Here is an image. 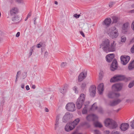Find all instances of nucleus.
Segmentation results:
<instances>
[{"label":"nucleus","instance_id":"47","mask_svg":"<svg viewBox=\"0 0 134 134\" xmlns=\"http://www.w3.org/2000/svg\"><path fill=\"white\" fill-rule=\"evenodd\" d=\"M104 133L105 134H109L110 133V131L109 130H105L104 131Z\"/></svg>","mask_w":134,"mask_h":134},{"label":"nucleus","instance_id":"54","mask_svg":"<svg viewBox=\"0 0 134 134\" xmlns=\"http://www.w3.org/2000/svg\"><path fill=\"white\" fill-rule=\"evenodd\" d=\"M99 112H100L101 113H102L103 112V110H102V108H99Z\"/></svg>","mask_w":134,"mask_h":134},{"label":"nucleus","instance_id":"17","mask_svg":"<svg viewBox=\"0 0 134 134\" xmlns=\"http://www.w3.org/2000/svg\"><path fill=\"white\" fill-rule=\"evenodd\" d=\"M19 12V10L17 8H13L10 10V14L12 16H15V15L17 14Z\"/></svg>","mask_w":134,"mask_h":134},{"label":"nucleus","instance_id":"48","mask_svg":"<svg viewBox=\"0 0 134 134\" xmlns=\"http://www.w3.org/2000/svg\"><path fill=\"white\" fill-rule=\"evenodd\" d=\"M59 124L55 123V129L56 130L58 127Z\"/></svg>","mask_w":134,"mask_h":134},{"label":"nucleus","instance_id":"4","mask_svg":"<svg viewBox=\"0 0 134 134\" xmlns=\"http://www.w3.org/2000/svg\"><path fill=\"white\" fill-rule=\"evenodd\" d=\"M125 79L124 76L121 75H115L110 80L111 82H114L121 81L124 80Z\"/></svg>","mask_w":134,"mask_h":134},{"label":"nucleus","instance_id":"19","mask_svg":"<svg viewBox=\"0 0 134 134\" xmlns=\"http://www.w3.org/2000/svg\"><path fill=\"white\" fill-rule=\"evenodd\" d=\"M97 118V116L95 115L90 114L88 115L87 117V119L88 121H95Z\"/></svg>","mask_w":134,"mask_h":134},{"label":"nucleus","instance_id":"41","mask_svg":"<svg viewBox=\"0 0 134 134\" xmlns=\"http://www.w3.org/2000/svg\"><path fill=\"white\" fill-rule=\"evenodd\" d=\"M94 134H100V131L97 130H94Z\"/></svg>","mask_w":134,"mask_h":134},{"label":"nucleus","instance_id":"14","mask_svg":"<svg viewBox=\"0 0 134 134\" xmlns=\"http://www.w3.org/2000/svg\"><path fill=\"white\" fill-rule=\"evenodd\" d=\"M73 124H71V123L67 124L65 127V131L67 132H69L72 130L74 128Z\"/></svg>","mask_w":134,"mask_h":134},{"label":"nucleus","instance_id":"60","mask_svg":"<svg viewBox=\"0 0 134 134\" xmlns=\"http://www.w3.org/2000/svg\"><path fill=\"white\" fill-rule=\"evenodd\" d=\"M74 16L76 18H78L77 14H75Z\"/></svg>","mask_w":134,"mask_h":134},{"label":"nucleus","instance_id":"59","mask_svg":"<svg viewBox=\"0 0 134 134\" xmlns=\"http://www.w3.org/2000/svg\"><path fill=\"white\" fill-rule=\"evenodd\" d=\"M48 55V52L47 51L45 52L44 53V56L47 57L46 55Z\"/></svg>","mask_w":134,"mask_h":134},{"label":"nucleus","instance_id":"39","mask_svg":"<svg viewBox=\"0 0 134 134\" xmlns=\"http://www.w3.org/2000/svg\"><path fill=\"white\" fill-rule=\"evenodd\" d=\"M115 4V2H110L109 3V7L111 8L112 7L113 5Z\"/></svg>","mask_w":134,"mask_h":134},{"label":"nucleus","instance_id":"34","mask_svg":"<svg viewBox=\"0 0 134 134\" xmlns=\"http://www.w3.org/2000/svg\"><path fill=\"white\" fill-rule=\"evenodd\" d=\"M60 115L58 114L57 115L56 117V119L55 121V123H59V119Z\"/></svg>","mask_w":134,"mask_h":134},{"label":"nucleus","instance_id":"43","mask_svg":"<svg viewBox=\"0 0 134 134\" xmlns=\"http://www.w3.org/2000/svg\"><path fill=\"white\" fill-rule=\"evenodd\" d=\"M35 46H34L32 47L30 49V52H33V50L34 49L35 47Z\"/></svg>","mask_w":134,"mask_h":134},{"label":"nucleus","instance_id":"29","mask_svg":"<svg viewBox=\"0 0 134 134\" xmlns=\"http://www.w3.org/2000/svg\"><path fill=\"white\" fill-rule=\"evenodd\" d=\"M94 125L96 127H98L99 128H101L102 127V124L98 122L94 123Z\"/></svg>","mask_w":134,"mask_h":134},{"label":"nucleus","instance_id":"51","mask_svg":"<svg viewBox=\"0 0 134 134\" xmlns=\"http://www.w3.org/2000/svg\"><path fill=\"white\" fill-rule=\"evenodd\" d=\"M72 134H82L81 133H78L77 131H74L73 133H72Z\"/></svg>","mask_w":134,"mask_h":134},{"label":"nucleus","instance_id":"27","mask_svg":"<svg viewBox=\"0 0 134 134\" xmlns=\"http://www.w3.org/2000/svg\"><path fill=\"white\" fill-rule=\"evenodd\" d=\"M97 108V107L96 105V103H95L92 105L90 109L91 110L93 111L96 110Z\"/></svg>","mask_w":134,"mask_h":134},{"label":"nucleus","instance_id":"37","mask_svg":"<svg viewBox=\"0 0 134 134\" xmlns=\"http://www.w3.org/2000/svg\"><path fill=\"white\" fill-rule=\"evenodd\" d=\"M121 42H125L126 40V38L125 36H122L121 37Z\"/></svg>","mask_w":134,"mask_h":134},{"label":"nucleus","instance_id":"56","mask_svg":"<svg viewBox=\"0 0 134 134\" xmlns=\"http://www.w3.org/2000/svg\"><path fill=\"white\" fill-rule=\"evenodd\" d=\"M25 87L27 90L28 91L30 90V88L28 85L26 86Z\"/></svg>","mask_w":134,"mask_h":134},{"label":"nucleus","instance_id":"12","mask_svg":"<svg viewBox=\"0 0 134 134\" xmlns=\"http://www.w3.org/2000/svg\"><path fill=\"white\" fill-rule=\"evenodd\" d=\"M96 87L94 85L91 86L90 88L89 91L90 95L93 97H94L96 93Z\"/></svg>","mask_w":134,"mask_h":134},{"label":"nucleus","instance_id":"23","mask_svg":"<svg viewBox=\"0 0 134 134\" xmlns=\"http://www.w3.org/2000/svg\"><path fill=\"white\" fill-rule=\"evenodd\" d=\"M103 87L104 85L103 83L100 84L98 86V90L100 94H102L104 90Z\"/></svg>","mask_w":134,"mask_h":134},{"label":"nucleus","instance_id":"63","mask_svg":"<svg viewBox=\"0 0 134 134\" xmlns=\"http://www.w3.org/2000/svg\"><path fill=\"white\" fill-rule=\"evenodd\" d=\"M21 71H18L17 74H18V75H20V74H21Z\"/></svg>","mask_w":134,"mask_h":134},{"label":"nucleus","instance_id":"1","mask_svg":"<svg viewBox=\"0 0 134 134\" xmlns=\"http://www.w3.org/2000/svg\"><path fill=\"white\" fill-rule=\"evenodd\" d=\"M105 126L109 127L110 129H115L116 128L118 125L116 122L109 118H108L104 121Z\"/></svg>","mask_w":134,"mask_h":134},{"label":"nucleus","instance_id":"61","mask_svg":"<svg viewBox=\"0 0 134 134\" xmlns=\"http://www.w3.org/2000/svg\"><path fill=\"white\" fill-rule=\"evenodd\" d=\"M131 101V100L130 99H127L126 100V102H129Z\"/></svg>","mask_w":134,"mask_h":134},{"label":"nucleus","instance_id":"64","mask_svg":"<svg viewBox=\"0 0 134 134\" xmlns=\"http://www.w3.org/2000/svg\"><path fill=\"white\" fill-rule=\"evenodd\" d=\"M21 71H18L17 74H18V75H20V74H21Z\"/></svg>","mask_w":134,"mask_h":134},{"label":"nucleus","instance_id":"8","mask_svg":"<svg viewBox=\"0 0 134 134\" xmlns=\"http://www.w3.org/2000/svg\"><path fill=\"white\" fill-rule=\"evenodd\" d=\"M66 109L69 111H74L75 110V105L73 103H69L66 104Z\"/></svg>","mask_w":134,"mask_h":134},{"label":"nucleus","instance_id":"53","mask_svg":"<svg viewBox=\"0 0 134 134\" xmlns=\"http://www.w3.org/2000/svg\"><path fill=\"white\" fill-rule=\"evenodd\" d=\"M84 124L85 125H87L88 127L90 126V125L88 124V123L87 122H84Z\"/></svg>","mask_w":134,"mask_h":134},{"label":"nucleus","instance_id":"38","mask_svg":"<svg viewBox=\"0 0 134 134\" xmlns=\"http://www.w3.org/2000/svg\"><path fill=\"white\" fill-rule=\"evenodd\" d=\"M77 89V87L76 86H75L73 88V90L75 91V93H78Z\"/></svg>","mask_w":134,"mask_h":134},{"label":"nucleus","instance_id":"6","mask_svg":"<svg viewBox=\"0 0 134 134\" xmlns=\"http://www.w3.org/2000/svg\"><path fill=\"white\" fill-rule=\"evenodd\" d=\"M123 86V84L121 83L114 84L112 86L113 91H119L122 89Z\"/></svg>","mask_w":134,"mask_h":134},{"label":"nucleus","instance_id":"31","mask_svg":"<svg viewBox=\"0 0 134 134\" xmlns=\"http://www.w3.org/2000/svg\"><path fill=\"white\" fill-rule=\"evenodd\" d=\"M134 86V80L131 81L128 85V87L129 88L132 87Z\"/></svg>","mask_w":134,"mask_h":134},{"label":"nucleus","instance_id":"35","mask_svg":"<svg viewBox=\"0 0 134 134\" xmlns=\"http://www.w3.org/2000/svg\"><path fill=\"white\" fill-rule=\"evenodd\" d=\"M87 108L86 107H85L83 109L82 111V113L83 114H85L87 113Z\"/></svg>","mask_w":134,"mask_h":134},{"label":"nucleus","instance_id":"5","mask_svg":"<svg viewBox=\"0 0 134 134\" xmlns=\"http://www.w3.org/2000/svg\"><path fill=\"white\" fill-rule=\"evenodd\" d=\"M110 41L108 39H106L103 41L102 43L100 45L101 48V46H102V49L104 51L106 52H107V51L108 47L109 46Z\"/></svg>","mask_w":134,"mask_h":134},{"label":"nucleus","instance_id":"25","mask_svg":"<svg viewBox=\"0 0 134 134\" xmlns=\"http://www.w3.org/2000/svg\"><path fill=\"white\" fill-rule=\"evenodd\" d=\"M129 69L131 70L134 68V60L130 62L128 66Z\"/></svg>","mask_w":134,"mask_h":134},{"label":"nucleus","instance_id":"36","mask_svg":"<svg viewBox=\"0 0 134 134\" xmlns=\"http://www.w3.org/2000/svg\"><path fill=\"white\" fill-rule=\"evenodd\" d=\"M64 87L63 88H61L60 89V92L62 94H64L66 92V90L64 89Z\"/></svg>","mask_w":134,"mask_h":134},{"label":"nucleus","instance_id":"58","mask_svg":"<svg viewBox=\"0 0 134 134\" xmlns=\"http://www.w3.org/2000/svg\"><path fill=\"white\" fill-rule=\"evenodd\" d=\"M16 1L18 3H20L21 2L22 0H16Z\"/></svg>","mask_w":134,"mask_h":134},{"label":"nucleus","instance_id":"44","mask_svg":"<svg viewBox=\"0 0 134 134\" xmlns=\"http://www.w3.org/2000/svg\"><path fill=\"white\" fill-rule=\"evenodd\" d=\"M99 79L101 80V79L103 77V76L102 74V73H101L100 72L99 73Z\"/></svg>","mask_w":134,"mask_h":134},{"label":"nucleus","instance_id":"18","mask_svg":"<svg viewBox=\"0 0 134 134\" xmlns=\"http://www.w3.org/2000/svg\"><path fill=\"white\" fill-rule=\"evenodd\" d=\"M115 43V42L114 41L113 42L111 43L110 46H109L108 47V48L107 52L108 51L113 52L115 51L116 44Z\"/></svg>","mask_w":134,"mask_h":134},{"label":"nucleus","instance_id":"42","mask_svg":"<svg viewBox=\"0 0 134 134\" xmlns=\"http://www.w3.org/2000/svg\"><path fill=\"white\" fill-rule=\"evenodd\" d=\"M130 51L132 53H134V44L131 48Z\"/></svg>","mask_w":134,"mask_h":134},{"label":"nucleus","instance_id":"52","mask_svg":"<svg viewBox=\"0 0 134 134\" xmlns=\"http://www.w3.org/2000/svg\"><path fill=\"white\" fill-rule=\"evenodd\" d=\"M31 12H30L29 13V14L27 15V17L28 18L30 17L31 16Z\"/></svg>","mask_w":134,"mask_h":134},{"label":"nucleus","instance_id":"50","mask_svg":"<svg viewBox=\"0 0 134 134\" xmlns=\"http://www.w3.org/2000/svg\"><path fill=\"white\" fill-rule=\"evenodd\" d=\"M80 34H81L83 36V37H85V35H84V33L82 31H81L80 32Z\"/></svg>","mask_w":134,"mask_h":134},{"label":"nucleus","instance_id":"40","mask_svg":"<svg viewBox=\"0 0 134 134\" xmlns=\"http://www.w3.org/2000/svg\"><path fill=\"white\" fill-rule=\"evenodd\" d=\"M130 123L131 124V126L132 129H134V120L133 121H131Z\"/></svg>","mask_w":134,"mask_h":134},{"label":"nucleus","instance_id":"3","mask_svg":"<svg viewBox=\"0 0 134 134\" xmlns=\"http://www.w3.org/2000/svg\"><path fill=\"white\" fill-rule=\"evenodd\" d=\"M110 36L112 38H116L119 35L118 30L115 27H111L109 30Z\"/></svg>","mask_w":134,"mask_h":134},{"label":"nucleus","instance_id":"55","mask_svg":"<svg viewBox=\"0 0 134 134\" xmlns=\"http://www.w3.org/2000/svg\"><path fill=\"white\" fill-rule=\"evenodd\" d=\"M20 35V33L19 32H18L17 33V34L16 35V37H19Z\"/></svg>","mask_w":134,"mask_h":134},{"label":"nucleus","instance_id":"46","mask_svg":"<svg viewBox=\"0 0 134 134\" xmlns=\"http://www.w3.org/2000/svg\"><path fill=\"white\" fill-rule=\"evenodd\" d=\"M131 27L133 30L134 31V21H133L131 25Z\"/></svg>","mask_w":134,"mask_h":134},{"label":"nucleus","instance_id":"49","mask_svg":"<svg viewBox=\"0 0 134 134\" xmlns=\"http://www.w3.org/2000/svg\"><path fill=\"white\" fill-rule=\"evenodd\" d=\"M41 45L40 43L38 44L36 46V47L38 48H40L41 47Z\"/></svg>","mask_w":134,"mask_h":134},{"label":"nucleus","instance_id":"16","mask_svg":"<svg viewBox=\"0 0 134 134\" xmlns=\"http://www.w3.org/2000/svg\"><path fill=\"white\" fill-rule=\"evenodd\" d=\"M129 124L127 123H123L122 124L120 127L121 130L125 131L127 130L129 127Z\"/></svg>","mask_w":134,"mask_h":134},{"label":"nucleus","instance_id":"2","mask_svg":"<svg viewBox=\"0 0 134 134\" xmlns=\"http://www.w3.org/2000/svg\"><path fill=\"white\" fill-rule=\"evenodd\" d=\"M85 96L83 93L81 94L77 99L76 102L77 107L78 109H80L82 107L85 100Z\"/></svg>","mask_w":134,"mask_h":134},{"label":"nucleus","instance_id":"26","mask_svg":"<svg viewBox=\"0 0 134 134\" xmlns=\"http://www.w3.org/2000/svg\"><path fill=\"white\" fill-rule=\"evenodd\" d=\"M80 120V119L78 118L75 119L72 122H71V124H73V125L75 127L78 124Z\"/></svg>","mask_w":134,"mask_h":134},{"label":"nucleus","instance_id":"28","mask_svg":"<svg viewBox=\"0 0 134 134\" xmlns=\"http://www.w3.org/2000/svg\"><path fill=\"white\" fill-rule=\"evenodd\" d=\"M113 20V23H116L118 21V17L113 16L112 18Z\"/></svg>","mask_w":134,"mask_h":134},{"label":"nucleus","instance_id":"7","mask_svg":"<svg viewBox=\"0 0 134 134\" xmlns=\"http://www.w3.org/2000/svg\"><path fill=\"white\" fill-rule=\"evenodd\" d=\"M120 59L121 63L123 65H125L128 63L130 60V57L129 56L122 55Z\"/></svg>","mask_w":134,"mask_h":134},{"label":"nucleus","instance_id":"45","mask_svg":"<svg viewBox=\"0 0 134 134\" xmlns=\"http://www.w3.org/2000/svg\"><path fill=\"white\" fill-rule=\"evenodd\" d=\"M19 75H18V74H17L16 77V79L15 80V83H16L18 81V78L19 77Z\"/></svg>","mask_w":134,"mask_h":134},{"label":"nucleus","instance_id":"15","mask_svg":"<svg viewBox=\"0 0 134 134\" xmlns=\"http://www.w3.org/2000/svg\"><path fill=\"white\" fill-rule=\"evenodd\" d=\"M121 101V100L120 99L115 100L113 101H110L109 103V105L111 106H114L117 105Z\"/></svg>","mask_w":134,"mask_h":134},{"label":"nucleus","instance_id":"24","mask_svg":"<svg viewBox=\"0 0 134 134\" xmlns=\"http://www.w3.org/2000/svg\"><path fill=\"white\" fill-rule=\"evenodd\" d=\"M12 20L15 23L19 22L20 21V18L18 15H16L12 18Z\"/></svg>","mask_w":134,"mask_h":134},{"label":"nucleus","instance_id":"10","mask_svg":"<svg viewBox=\"0 0 134 134\" xmlns=\"http://www.w3.org/2000/svg\"><path fill=\"white\" fill-rule=\"evenodd\" d=\"M117 62L116 59H114L112 62V63L110 66V70L113 71L115 70L118 67Z\"/></svg>","mask_w":134,"mask_h":134},{"label":"nucleus","instance_id":"9","mask_svg":"<svg viewBox=\"0 0 134 134\" xmlns=\"http://www.w3.org/2000/svg\"><path fill=\"white\" fill-rule=\"evenodd\" d=\"M107 96L109 98H114L119 97L120 96V94L119 93H115L113 92H110L108 93Z\"/></svg>","mask_w":134,"mask_h":134},{"label":"nucleus","instance_id":"62","mask_svg":"<svg viewBox=\"0 0 134 134\" xmlns=\"http://www.w3.org/2000/svg\"><path fill=\"white\" fill-rule=\"evenodd\" d=\"M21 71H18L17 74H18V75H20V74H21Z\"/></svg>","mask_w":134,"mask_h":134},{"label":"nucleus","instance_id":"30","mask_svg":"<svg viewBox=\"0 0 134 134\" xmlns=\"http://www.w3.org/2000/svg\"><path fill=\"white\" fill-rule=\"evenodd\" d=\"M86 84L85 82L82 83L81 86V87L83 90H84L86 88Z\"/></svg>","mask_w":134,"mask_h":134},{"label":"nucleus","instance_id":"21","mask_svg":"<svg viewBox=\"0 0 134 134\" xmlns=\"http://www.w3.org/2000/svg\"><path fill=\"white\" fill-rule=\"evenodd\" d=\"M114 57V55L113 54H109L106 57L107 61L108 62H110L112 61Z\"/></svg>","mask_w":134,"mask_h":134},{"label":"nucleus","instance_id":"11","mask_svg":"<svg viewBox=\"0 0 134 134\" xmlns=\"http://www.w3.org/2000/svg\"><path fill=\"white\" fill-rule=\"evenodd\" d=\"M130 27V24L128 22H126L123 24L122 26V32L125 34L128 30Z\"/></svg>","mask_w":134,"mask_h":134},{"label":"nucleus","instance_id":"22","mask_svg":"<svg viewBox=\"0 0 134 134\" xmlns=\"http://www.w3.org/2000/svg\"><path fill=\"white\" fill-rule=\"evenodd\" d=\"M70 118V115L68 113H66L64 116L63 119V121L64 122H66Z\"/></svg>","mask_w":134,"mask_h":134},{"label":"nucleus","instance_id":"33","mask_svg":"<svg viewBox=\"0 0 134 134\" xmlns=\"http://www.w3.org/2000/svg\"><path fill=\"white\" fill-rule=\"evenodd\" d=\"M67 63L66 62H62L61 64V66L62 68H64L67 66Z\"/></svg>","mask_w":134,"mask_h":134},{"label":"nucleus","instance_id":"13","mask_svg":"<svg viewBox=\"0 0 134 134\" xmlns=\"http://www.w3.org/2000/svg\"><path fill=\"white\" fill-rule=\"evenodd\" d=\"M87 72L85 71L84 72H82L78 76V81L81 82L86 77Z\"/></svg>","mask_w":134,"mask_h":134},{"label":"nucleus","instance_id":"32","mask_svg":"<svg viewBox=\"0 0 134 134\" xmlns=\"http://www.w3.org/2000/svg\"><path fill=\"white\" fill-rule=\"evenodd\" d=\"M27 72L25 71L22 73L21 76L23 79H25L27 76Z\"/></svg>","mask_w":134,"mask_h":134},{"label":"nucleus","instance_id":"20","mask_svg":"<svg viewBox=\"0 0 134 134\" xmlns=\"http://www.w3.org/2000/svg\"><path fill=\"white\" fill-rule=\"evenodd\" d=\"M111 19L110 18H107L103 22L102 24L103 25L107 26H109L111 23Z\"/></svg>","mask_w":134,"mask_h":134},{"label":"nucleus","instance_id":"57","mask_svg":"<svg viewBox=\"0 0 134 134\" xmlns=\"http://www.w3.org/2000/svg\"><path fill=\"white\" fill-rule=\"evenodd\" d=\"M25 85L24 83H22L21 85V87L22 88H24Z\"/></svg>","mask_w":134,"mask_h":134}]
</instances>
